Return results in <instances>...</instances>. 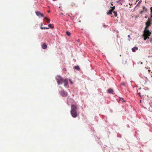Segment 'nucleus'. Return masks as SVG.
I'll use <instances>...</instances> for the list:
<instances>
[{
	"label": "nucleus",
	"mask_w": 152,
	"mask_h": 152,
	"mask_svg": "<svg viewBox=\"0 0 152 152\" xmlns=\"http://www.w3.org/2000/svg\"><path fill=\"white\" fill-rule=\"evenodd\" d=\"M77 107L76 104H72L71 105L70 113L71 115L73 118H76L77 116Z\"/></svg>",
	"instance_id": "f257e3e1"
},
{
	"label": "nucleus",
	"mask_w": 152,
	"mask_h": 152,
	"mask_svg": "<svg viewBox=\"0 0 152 152\" xmlns=\"http://www.w3.org/2000/svg\"><path fill=\"white\" fill-rule=\"evenodd\" d=\"M147 26L145 28V29L144 30V33L143 34V37H144V40H145L149 38V37L151 34V32L149 31V30L146 29V28Z\"/></svg>",
	"instance_id": "f03ea898"
},
{
	"label": "nucleus",
	"mask_w": 152,
	"mask_h": 152,
	"mask_svg": "<svg viewBox=\"0 0 152 152\" xmlns=\"http://www.w3.org/2000/svg\"><path fill=\"white\" fill-rule=\"evenodd\" d=\"M56 78L58 85H59L60 84H62L63 82L64 81V79L61 76L59 75H57L56 77Z\"/></svg>",
	"instance_id": "7ed1b4c3"
},
{
	"label": "nucleus",
	"mask_w": 152,
	"mask_h": 152,
	"mask_svg": "<svg viewBox=\"0 0 152 152\" xmlns=\"http://www.w3.org/2000/svg\"><path fill=\"white\" fill-rule=\"evenodd\" d=\"M59 93L60 95L62 96L65 97L67 95V92L65 91L63 89H62Z\"/></svg>",
	"instance_id": "20e7f679"
},
{
	"label": "nucleus",
	"mask_w": 152,
	"mask_h": 152,
	"mask_svg": "<svg viewBox=\"0 0 152 152\" xmlns=\"http://www.w3.org/2000/svg\"><path fill=\"white\" fill-rule=\"evenodd\" d=\"M64 86L66 87V86L68 85V80L67 79H65L64 80Z\"/></svg>",
	"instance_id": "39448f33"
},
{
	"label": "nucleus",
	"mask_w": 152,
	"mask_h": 152,
	"mask_svg": "<svg viewBox=\"0 0 152 152\" xmlns=\"http://www.w3.org/2000/svg\"><path fill=\"white\" fill-rule=\"evenodd\" d=\"M47 45L45 43H43L42 45V48L44 49H45L47 48Z\"/></svg>",
	"instance_id": "423d86ee"
},
{
	"label": "nucleus",
	"mask_w": 152,
	"mask_h": 152,
	"mask_svg": "<svg viewBox=\"0 0 152 152\" xmlns=\"http://www.w3.org/2000/svg\"><path fill=\"white\" fill-rule=\"evenodd\" d=\"M124 2V0H119L118 1H116V2L117 3L121 5Z\"/></svg>",
	"instance_id": "0eeeda50"
},
{
	"label": "nucleus",
	"mask_w": 152,
	"mask_h": 152,
	"mask_svg": "<svg viewBox=\"0 0 152 152\" xmlns=\"http://www.w3.org/2000/svg\"><path fill=\"white\" fill-rule=\"evenodd\" d=\"M138 49V48L137 47H134L132 48V52H135L136 50H137Z\"/></svg>",
	"instance_id": "6e6552de"
},
{
	"label": "nucleus",
	"mask_w": 152,
	"mask_h": 152,
	"mask_svg": "<svg viewBox=\"0 0 152 152\" xmlns=\"http://www.w3.org/2000/svg\"><path fill=\"white\" fill-rule=\"evenodd\" d=\"M113 90L111 88H110L108 90V93L109 94H113Z\"/></svg>",
	"instance_id": "1a4fd4ad"
},
{
	"label": "nucleus",
	"mask_w": 152,
	"mask_h": 152,
	"mask_svg": "<svg viewBox=\"0 0 152 152\" xmlns=\"http://www.w3.org/2000/svg\"><path fill=\"white\" fill-rule=\"evenodd\" d=\"M113 11V10L112 9H111L110 10H109L107 13V14L108 15H112V12Z\"/></svg>",
	"instance_id": "9d476101"
},
{
	"label": "nucleus",
	"mask_w": 152,
	"mask_h": 152,
	"mask_svg": "<svg viewBox=\"0 0 152 152\" xmlns=\"http://www.w3.org/2000/svg\"><path fill=\"white\" fill-rule=\"evenodd\" d=\"M44 19L46 20V21H47V22L48 23H50V20L48 18H47L46 17H45Z\"/></svg>",
	"instance_id": "9b49d317"
},
{
	"label": "nucleus",
	"mask_w": 152,
	"mask_h": 152,
	"mask_svg": "<svg viewBox=\"0 0 152 152\" xmlns=\"http://www.w3.org/2000/svg\"><path fill=\"white\" fill-rule=\"evenodd\" d=\"M40 16L41 17H44V16L40 12H39V16Z\"/></svg>",
	"instance_id": "f8f14e48"
},
{
	"label": "nucleus",
	"mask_w": 152,
	"mask_h": 152,
	"mask_svg": "<svg viewBox=\"0 0 152 152\" xmlns=\"http://www.w3.org/2000/svg\"><path fill=\"white\" fill-rule=\"evenodd\" d=\"M74 69H76L77 70H78L80 69V68H79V66H76L74 67Z\"/></svg>",
	"instance_id": "ddd939ff"
},
{
	"label": "nucleus",
	"mask_w": 152,
	"mask_h": 152,
	"mask_svg": "<svg viewBox=\"0 0 152 152\" xmlns=\"http://www.w3.org/2000/svg\"><path fill=\"white\" fill-rule=\"evenodd\" d=\"M113 13L114 14V15H115V17L117 16V14L116 12L114 11L113 12Z\"/></svg>",
	"instance_id": "4468645a"
},
{
	"label": "nucleus",
	"mask_w": 152,
	"mask_h": 152,
	"mask_svg": "<svg viewBox=\"0 0 152 152\" xmlns=\"http://www.w3.org/2000/svg\"><path fill=\"white\" fill-rule=\"evenodd\" d=\"M66 34L68 36H70L71 34L68 31H67L66 32Z\"/></svg>",
	"instance_id": "2eb2a0df"
},
{
	"label": "nucleus",
	"mask_w": 152,
	"mask_h": 152,
	"mask_svg": "<svg viewBox=\"0 0 152 152\" xmlns=\"http://www.w3.org/2000/svg\"><path fill=\"white\" fill-rule=\"evenodd\" d=\"M51 26V24H49L48 25V26L49 27V28H53V27H52Z\"/></svg>",
	"instance_id": "dca6fc26"
},
{
	"label": "nucleus",
	"mask_w": 152,
	"mask_h": 152,
	"mask_svg": "<svg viewBox=\"0 0 152 152\" xmlns=\"http://www.w3.org/2000/svg\"><path fill=\"white\" fill-rule=\"evenodd\" d=\"M69 82L71 84H73V82H72L71 80V79H69Z\"/></svg>",
	"instance_id": "f3484780"
},
{
	"label": "nucleus",
	"mask_w": 152,
	"mask_h": 152,
	"mask_svg": "<svg viewBox=\"0 0 152 152\" xmlns=\"http://www.w3.org/2000/svg\"><path fill=\"white\" fill-rule=\"evenodd\" d=\"M140 93H138V94L141 97V98H142L143 96V95L142 96H141V95H140Z\"/></svg>",
	"instance_id": "a211bd4d"
},
{
	"label": "nucleus",
	"mask_w": 152,
	"mask_h": 152,
	"mask_svg": "<svg viewBox=\"0 0 152 152\" xmlns=\"http://www.w3.org/2000/svg\"><path fill=\"white\" fill-rule=\"evenodd\" d=\"M45 28H46V27H42V26H41V27H40V28H41L42 29H46Z\"/></svg>",
	"instance_id": "6ab92c4d"
},
{
	"label": "nucleus",
	"mask_w": 152,
	"mask_h": 152,
	"mask_svg": "<svg viewBox=\"0 0 152 152\" xmlns=\"http://www.w3.org/2000/svg\"><path fill=\"white\" fill-rule=\"evenodd\" d=\"M130 35H128V37L129 38V39H128V40L129 41H130V40L131 38H130Z\"/></svg>",
	"instance_id": "aec40b11"
},
{
	"label": "nucleus",
	"mask_w": 152,
	"mask_h": 152,
	"mask_svg": "<svg viewBox=\"0 0 152 152\" xmlns=\"http://www.w3.org/2000/svg\"><path fill=\"white\" fill-rule=\"evenodd\" d=\"M125 84L124 83H122V84H121V86H125Z\"/></svg>",
	"instance_id": "412c9836"
},
{
	"label": "nucleus",
	"mask_w": 152,
	"mask_h": 152,
	"mask_svg": "<svg viewBox=\"0 0 152 152\" xmlns=\"http://www.w3.org/2000/svg\"><path fill=\"white\" fill-rule=\"evenodd\" d=\"M36 13L37 15V16H38V11H36Z\"/></svg>",
	"instance_id": "4be33fe9"
},
{
	"label": "nucleus",
	"mask_w": 152,
	"mask_h": 152,
	"mask_svg": "<svg viewBox=\"0 0 152 152\" xmlns=\"http://www.w3.org/2000/svg\"><path fill=\"white\" fill-rule=\"evenodd\" d=\"M150 42H152V38H151L150 39Z\"/></svg>",
	"instance_id": "5701e85b"
},
{
	"label": "nucleus",
	"mask_w": 152,
	"mask_h": 152,
	"mask_svg": "<svg viewBox=\"0 0 152 152\" xmlns=\"http://www.w3.org/2000/svg\"><path fill=\"white\" fill-rule=\"evenodd\" d=\"M103 26L105 28V27H107V26L105 25H103Z\"/></svg>",
	"instance_id": "b1692460"
},
{
	"label": "nucleus",
	"mask_w": 152,
	"mask_h": 152,
	"mask_svg": "<svg viewBox=\"0 0 152 152\" xmlns=\"http://www.w3.org/2000/svg\"><path fill=\"white\" fill-rule=\"evenodd\" d=\"M46 29H48L49 28V27H46L45 28Z\"/></svg>",
	"instance_id": "393cba45"
},
{
	"label": "nucleus",
	"mask_w": 152,
	"mask_h": 152,
	"mask_svg": "<svg viewBox=\"0 0 152 152\" xmlns=\"http://www.w3.org/2000/svg\"><path fill=\"white\" fill-rule=\"evenodd\" d=\"M132 4L129 3V5H131Z\"/></svg>",
	"instance_id": "a878e982"
},
{
	"label": "nucleus",
	"mask_w": 152,
	"mask_h": 152,
	"mask_svg": "<svg viewBox=\"0 0 152 152\" xmlns=\"http://www.w3.org/2000/svg\"><path fill=\"white\" fill-rule=\"evenodd\" d=\"M115 8V6H114L113 7V9H114Z\"/></svg>",
	"instance_id": "bb28decb"
},
{
	"label": "nucleus",
	"mask_w": 152,
	"mask_h": 152,
	"mask_svg": "<svg viewBox=\"0 0 152 152\" xmlns=\"http://www.w3.org/2000/svg\"><path fill=\"white\" fill-rule=\"evenodd\" d=\"M71 6H73V4H71Z\"/></svg>",
	"instance_id": "cd10ccee"
},
{
	"label": "nucleus",
	"mask_w": 152,
	"mask_h": 152,
	"mask_svg": "<svg viewBox=\"0 0 152 152\" xmlns=\"http://www.w3.org/2000/svg\"><path fill=\"white\" fill-rule=\"evenodd\" d=\"M151 12H152V7H151Z\"/></svg>",
	"instance_id": "c85d7f7f"
},
{
	"label": "nucleus",
	"mask_w": 152,
	"mask_h": 152,
	"mask_svg": "<svg viewBox=\"0 0 152 152\" xmlns=\"http://www.w3.org/2000/svg\"><path fill=\"white\" fill-rule=\"evenodd\" d=\"M147 23H149V22H148L146 23V25H147Z\"/></svg>",
	"instance_id": "c756f323"
},
{
	"label": "nucleus",
	"mask_w": 152,
	"mask_h": 152,
	"mask_svg": "<svg viewBox=\"0 0 152 152\" xmlns=\"http://www.w3.org/2000/svg\"><path fill=\"white\" fill-rule=\"evenodd\" d=\"M50 12V10H48V12Z\"/></svg>",
	"instance_id": "7c9ffc66"
},
{
	"label": "nucleus",
	"mask_w": 152,
	"mask_h": 152,
	"mask_svg": "<svg viewBox=\"0 0 152 152\" xmlns=\"http://www.w3.org/2000/svg\"><path fill=\"white\" fill-rule=\"evenodd\" d=\"M66 15H67L68 16H69V15L68 14H66Z\"/></svg>",
	"instance_id": "2f4dec72"
},
{
	"label": "nucleus",
	"mask_w": 152,
	"mask_h": 152,
	"mask_svg": "<svg viewBox=\"0 0 152 152\" xmlns=\"http://www.w3.org/2000/svg\"><path fill=\"white\" fill-rule=\"evenodd\" d=\"M140 102L141 103V102H142V100H140Z\"/></svg>",
	"instance_id": "473e14b6"
},
{
	"label": "nucleus",
	"mask_w": 152,
	"mask_h": 152,
	"mask_svg": "<svg viewBox=\"0 0 152 152\" xmlns=\"http://www.w3.org/2000/svg\"><path fill=\"white\" fill-rule=\"evenodd\" d=\"M42 25H43L42 23H41V26H42Z\"/></svg>",
	"instance_id": "72a5a7b5"
},
{
	"label": "nucleus",
	"mask_w": 152,
	"mask_h": 152,
	"mask_svg": "<svg viewBox=\"0 0 152 152\" xmlns=\"http://www.w3.org/2000/svg\"><path fill=\"white\" fill-rule=\"evenodd\" d=\"M77 41L78 42H80V40H77Z\"/></svg>",
	"instance_id": "f704fd0d"
},
{
	"label": "nucleus",
	"mask_w": 152,
	"mask_h": 152,
	"mask_svg": "<svg viewBox=\"0 0 152 152\" xmlns=\"http://www.w3.org/2000/svg\"><path fill=\"white\" fill-rule=\"evenodd\" d=\"M122 99H124L123 98H122Z\"/></svg>",
	"instance_id": "c9c22d12"
},
{
	"label": "nucleus",
	"mask_w": 152,
	"mask_h": 152,
	"mask_svg": "<svg viewBox=\"0 0 152 152\" xmlns=\"http://www.w3.org/2000/svg\"><path fill=\"white\" fill-rule=\"evenodd\" d=\"M123 102H124V100H123Z\"/></svg>",
	"instance_id": "e433bc0d"
},
{
	"label": "nucleus",
	"mask_w": 152,
	"mask_h": 152,
	"mask_svg": "<svg viewBox=\"0 0 152 152\" xmlns=\"http://www.w3.org/2000/svg\"><path fill=\"white\" fill-rule=\"evenodd\" d=\"M151 18H152V15H151Z\"/></svg>",
	"instance_id": "4c0bfd02"
},
{
	"label": "nucleus",
	"mask_w": 152,
	"mask_h": 152,
	"mask_svg": "<svg viewBox=\"0 0 152 152\" xmlns=\"http://www.w3.org/2000/svg\"><path fill=\"white\" fill-rule=\"evenodd\" d=\"M53 1H54V0H53Z\"/></svg>",
	"instance_id": "58836bf2"
}]
</instances>
